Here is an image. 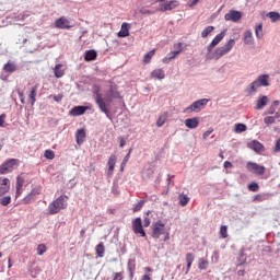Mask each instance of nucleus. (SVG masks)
<instances>
[{"label": "nucleus", "instance_id": "obj_1", "mask_svg": "<svg viewBox=\"0 0 280 280\" xmlns=\"http://www.w3.org/2000/svg\"><path fill=\"white\" fill-rule=\"evenodd\" d=\"M119 98V92L114 91L113 88L109 89L105 93V96L98 95L96 97V106L101 113L106 115L107 119H113V114L110 113V108L113 106V101Z\"/></svg>", "mask_w": 280, "mask_h": 280}, {"label": "nucleus", "instance_id": "obj_2", "mask_svg": "<svg viewBox=\"0 0 280 280\" xmlns=\"http://www.w3.org/2000/svg\"><path fill=\"white\" fill-rule=\"evenodd\" d=\"M67 207V196H60L58 199L52 201L49 207L48 211L50 215H54L56 213H59L61 209H65Z\"/></svg>", "mask_w": 280, "mask_h": 280}, {"label": "nucleus", "instance_id": "obj_3", "mask_svg": "<svg viewBox=\"0 0 280 280\" xmlns=\"http://www.w3.org/2000/svg\"><path fill=\"white\" fill-rule=\"evenodd\" d=\"M233 47H235V39H230L225 45L215 49L212 54V58H214V60H220V58H222V56H226Z\"/></svg>", "mask_w": 280, "mask_h": 280}, {"label": "nucleus", "instance_id": "obj_4", "mask_svg": "<svg viewBox=\"0 0 280 280\" xmlns=\"http://www.w3.org/2000/svg\"><path fill=\"white\" fill-rule=\"evenodd\" d=\"M209 104L208 98H201L196 102H194L190 106L186 107L184 109V113H200L205 106Z\"/></svg>", "mask_w": 280, "mask_h": 280}, {"label": "nucleus", "instance_id": "obj_5", "mask_svg": "<svg viewBox=\"0 0 280 280\" xmlns=\"http://www.w3.org/2000/svg\"><path fill=\"white\" fill-rule=\"evenodd\" d=\"M161 235H165V224L158 221L152 225V237L153 240H160Z\"/></svg>", "mask_w": 280, "mask_h": 280}, {"label": "nucleus", "instance_id": "obj_6", "mask_svg": "<svg viewBox=\"0 0 280 280\" xmlns=\"http://www.w3.org/2000/svg\"><path fill=\"white\" fill-rule=\"evenodd\" d=\"M247 170H248V172H252L253 174H258V176H264V174H266V167L261 166L255 162H248Z\"/></svg>", "mask_w": 280, "mask_h": 280}, {"label": "nucleus", "instance_id": "obj_7", "mask_svg": "<svg viewBox=\"0 0 280 280\" xmlns=\"http://www.w3.org/2000/svg\"><path fill=\"white\" fill-rule=\"evenodd\" d=\"M132 229L137 235H141V237H145V230H143V223L141 221V218L138 217L132 221Z\"/></svg>", "mask_w": 280, "mask_h": 280}, {"label": "nucleus", "instance_id": "obj_8", "mask_svg": "<svg viewBox=\"0 0 280 280\" xmlns=\"http://www.w3.org/2000/svg\"><path fill=\"white\" fill-rule=\"evenodd\" d=\"M178 5H180V3L178 2V0H171V1H166L165 3L162 4L159 9L158 12H170L172 10H175V8H178Z\"/></svg>", "mask_w": 280, "mask_h": 280}, {"label": "nucleus", "instance_id": "obj_9", "mask_svg": "<svg viewBox=\"0 0 280 280\" xmlns=\"http://www.w3.org/2000/svg\"><path fill=\"white\" fill-rule=\"evenodd\" d=\"M226 35V32L223 31L220 34H218L212 42L210 43V45H208V54H211V51H213V49H215V47H218V45H220V43H222V40L224 39V36Z\"/></svg>", "mask_w": 280, "mask_h": 280}, {"label": "nucleus", "instance_id": "obj_10", "mask_svg": "<svg viewBox=\"0 0 280 280\" xmlns=\"http://www.w3.org/2000/svg\"><path fill=\"white\" fill-rule=\"evenodd\" d=\"M225 21H231L232 23H238L242 20V12L237 10H230L224 15Z\"/></svg>", "mask_w": 280, "mask_h": 280}, {"label": "nucleus", "instance_id": "obj_11", "mask_svg": "<svg viewBox=\"0 0 280 280\" xmlns=\"http://www.w3.org/2000/svg\"><path fill=\"white\" fill-rule=\"evenodd\" d=\"M176 47H177V50L168 52V55L163 59V62L165 65L170 63V61L174 60V58L176 56H178V54H180V51H183V44L182 43H178L176 45Z\"/></svg>", "mask_w": 280, "mask_h": 280}, {"label": "nucleus", "instance_id": "obj_12", "mask_svg": "<svg viewBox=\"0 0 280 280\" xmlns=\"http://www.w3.org/2000/svg\"><path fill=\"white\" fill-rule=\"evenodd\" d=\"M270 98L266 95H260L256 101L255 110H262L265 106H268Z\"/></svg>", "mask_w": 280, "mask_h": 280}, {"label": "nucleus", "instance_id": "obj_13", "mask_svg": "<svg viewBox=\"0 0 280 280\" xmlns=\"http://www.w3.org/2000/svg\"><path fill=\"white\" fill-rule=\"evenodd\" d=\"M86 110H89V107L79 105L70 109L69 115H71L72 117H80V115H84Z\"/></svg>", "mask_w": 280, "mask_h": 280}, {"label": "nucleus", "instance_id": "obj_14", "mask_svg": "<svg viewBox=\"0 0 280 280\" xmlns=\"http://www.w3.org/2000/svg\"><path fill=\"white\" fill-rule=\"evenodd\" d=\"M10 191V179L0 178V196H5Z\"/></svg>", "mask_w": 280, "mask_h": 280}, {"label": "nucleus", "instance_id": "obj_15", "mask_svg": "<svg viewBox=\"0 0 280 280\" xmlns=\"http://www.w3.org/2000/svg\"><path fill=\"white\" fill-rule=\"evenodd\" d=\"M14 165H16V160H9L7 163L0 166V174H8V172L12 171Z\"/></svg>", "mask_w": 280, "mask_h": 280}, {"label": "nucleus", "instance_id": "obj_16", "mask_svg": "<svg viewBox=\"0 0 280 280\" xmlns=\"http://www.w3.org/2000/svg\"><path fill=\"white\" fill-rule=\"evenodd\" d=\"M3 71L5 73H14L15 71H19V66H16V62L9 60L4 66H3Z\"/></svg>", "mask_w": 280, "mask_h": 280}, {"label": "nucleus", "instance_id": "obj_17", "mask_svg": "<svg viewBox=\"0 0 280 280\" xmlns=\"http://www.w3.org/2000/svg\"><path fill=\"white\" fill-rule=\"evenodd\" d=\"M200 124V119L198 117L187 118L185 120L186 128H189L190 130H194V128H198Z\"/></svg>", "mask_w": 280, "mask_h": 280}, {"label": "nucleus", "instance_id": "obj_18", "mask_svg": "<svg viewBox=\"0 0 280 280\" xmlns=\"http://www.w3.org/2000/svg\"><path fill=\"white\" fill-rule=\"evenodd\" d=\"M117 163V155H110L108 160V171L107 176H113V172H115V164Z\"/></svg>", "mask_w": 280, "mask_h": 280}, {"label": "nucleus", "instance_id": "obj_19", "mask_svg": "<svg viewBox=\"0 0 280 280\" xmlns=\"http://www.w3.org/2000/svg\"><path fill=\"white\" fill-rule=\"evenodd\" d=\"M75 139L78 145H82L84 143V139H86V131L84 129H78L75 132Z\"/></svg>", "mask_w": 280, "mask_h": 280}, {"label": "nucleus", "instance_id": "obj_20", "mask_svg": "<svg viewBox=\"0 0 280 280\" xmlns=\"http://www.w3.org/2000/svg\"><path fill=\"white\" fill-rule=\"evenodd\" d=\"M56 27H58L59 30H69V27H71L69 25V20L65 19V18H60L55 22Z\"/></svg>", "mask_w": 280, "mask_h": 280}, {"label": "nucleus", "instance_id": "obj_21", "mask_svg": "<svg viewBox=\"0 0 280 280\" xmlns=\"http://www.w3.org/2000/svg\"><path fill=\"white\" fill-rule=\"evenodd\" d=\"M268 78H270V75H268V74H260L255 80L257 82L258 88L259 86H270V83L268 82Z\"/></svg>", "mask_w": 280, "mask_h": 280}, {"label": "nucleus", "instance_id": "obj_22", "mask_svg": "<svg viewBox=\"0 0 280 280\" xmlns=\"http://www.w3.org/2000/svg\"><path fill=\"white\" fill-rule=\"evenodd\" d=\"M85 62H93V60H97V51L95 50H86L84 52Z\"/></svg>", "mask_w": 280, "mask_h": 280}, {"label": "nucleus", "instance_id": "obj_23", "mask_svg": "<svg viewBox=\"0 0 280 280\" xmlns=\"http://www.w3.org/2000/svg\"><path fill=\"white\" fill-rule=\"evenodd\" d=\"M130 24L128 23H122L121 24V30L118 33L119 38H126L127 36H130Z\"/></svg>", "mask_w": 280, "mask_h": 280}, {"label": "nucleus", "instance_id": "obj_24", "mask_svg": "<svg viewBox=\"0 0 280 280\" xmlns=\"http://www.w3.org/2000/svg\"><path fill=\"white\" fill-rule=\"evenodd\" d=\"M248 148H250V150H254V152H264V144H261V142L257 140L249 142Z\"/></svg>", "mask_w": 280, "mask_h": 280}, {"label": "nucleus", "instance_id": "obj_25", "mask_svg": "<svg viewBox=\"0 0 280 280\" xmlns=\"http://www.w3.org/2000/svg\"><path fill=\"white\" fill-rule=\"evenodd\" d=\"M243 40H244L245 45H255V38H253V32L246 31L244 33Z\"/></svg>", "mask_w": 280, "mask_h": 280}, {"label": "nucleus", "instance_id": "obj_26", "mask_svg": "<svg viewBox=\"0 0 280 280\" xmlns=\"http://www.w3.org/2000/svg\"><path fill=\"white\" fill-rule=\"evenodd\" d=\"M257 89H259V85L254 81L245 89V93L247 95H253V93H257Z\"/></svg>", "mask_w": 280, "mask_h": 280}, {"label": "nucleus", "instance_id": "obj_27", "mask_svg": "<svg viewBox=\"0 0 280 280\" xmlns=\"http://www.w3.org/2000/svg\"><path fill=\"white\" fill-rule=\"evenodd\" d=\"M151 78H156L158 80H165V72L163 69H156L151 72Z\"/></svg>", "mask_w": 280, "mask_h": 280}, {"label": "nucleus", "instance_id": "obj_28", "mask_svg": "<svg viewBox=\"0 0 280 280\" xmlns=\"http://www.w3.org/2000/svg\"><path fill=\"white\" fill-rule=\"evenodd\" d=\"M38 91V86L35 85L32 88L30 94H28V98L31 100V105L34 106V104H36V92Z\"/></svg>", "mask_w": 280, "mask_h": 280}, {"label": "nucleus", "instance_id": "obj_29", "mask_svg": "<svg viewBox=\"0 0 280 280\" xmlns=\"http://www.w3.org/2000/svg\"><path fill=\"white\" fill-rule=\"evenodd\" d=\"M54 73L56 78H62L65 75V71H62V65L58 63L55 66Z\"/></svg>", "mask_w": 280, "mask_h": 280}, {"label": "nucleus", "instance_id": "obj_30", "mask_svg": "<svg viewBox=\"0 0 280 280\" xmlns=\"http://www.w3.org/2000/svg\"><path fill=\"white\" fill-rule=\"evenodd\" d=\"M268 19H271L272 23H277V21H280V14L279 12L271 11L267 13Z\"/></svg>", "mask_w": 280, "mask_h": 280}, {"label": "nucleus", "instance_id": "obj_31", "mask_svg": "<svg viewBox=\"0 0 280 280\" xmlns=\"http://www.w3.org/2000/svg\"><path fill=\"white\" fill-rule=\"evenodd\" d=\"M178 200H179L180 207H187V205L189 203V198L187 195H183V194L179 195Z\"/></svg>", "mask_w": 280, "mask_h": 280}, {"label": "nucleus", "instance_id": "obj_32", "mask_svg": "<svg viewBox=\"0 0 280 280\" xmlns=\"http://www.w3.org/2000/svg\"><path fill=\"white\" fill-rule=\"evenodd\" d=\"M234 132H236V133H242V132H246V130H247V127H246V125H244V124H242V122H238V124H236L235 126H234Z\"/></svg>", "mask_w": 280, "mask_h": 280}, {"label": "nucleus", "instance_id": "obj_33", "mask_svg": "<svg viewBox=\"0 0 280 280\" xmlns=\"http://www.w3.org/2000/svg\"><path fill=\"white\" fill-rule=\"evenodd\" d=\"M255 34L257 38L264 37V24L260 23L255 27Z\"/></svg>", "mask_w": 280, "mask_h": 280}, {"label": "nucleus", "instance_id": "obj_34", "mask_svg": "<svg viewBox=\"0 0 280 280\" xmlns=\"http://www.w3.org/2000/svg\"><path fill=\"white\" fill-rule=\"evenodd\" d=\"M269 198V194H259L254 196V200H256L257 202H264V200H268Z\"/></svg>", "mask_w": 280, "mask_h": 280}, {"label": "nucleus", "instance_id": "obj_35", "mask_svg": "<svg viewBox=\"0 0 280 280\" xmlns=\"http://www.w3.org/2000/svg\"><path fill=\"white\" fill-rule=\"evenodd\" d=\"M198 268H199V270H207V268H209V261L205 260V258H200Z\"/></svg>", "mask_w": 280, "mask_h": 280}, {"label": "nucleus", "instance_id": "obj_36", "mask_svg": "<svg viewBox=\"0 0 280 280\" xmlns=\"http://www.w3.org/2000/svg\"><path fill=\"white\" fill-rule=\"evenodd\" d=\"M276 119H279L280 121V117H277V114L275 116L265 117L264 122L267 124V126H269L270 124H275Z\"/></svg>", "mask_w": 280, "mask_h": 280}, {"label": "nucleus", "instance_id": "obj_37", "mask_svg": "<svg viewBox=\"0 0 280 280\" xmlns=\"http://www.w3.org/2000/svg\"><path fill=\"white\" fill-rule=\"evenodd\" d=\"M135 268H136L135 259L130 258L128 260V270L130 272L131 278L133 277Z\"/></svg>", "mask_w": 280, "mask_h": 280}, {"label": "nucleus", "instance_id": "obj_38", "mask_svg": "<svg viewBox=\"0 0 280 280\" xmlns=\"http://www.w3.org/2000/svg\"><path fill=\"white\" fill-rule=\"evenodd\" d=\"M215 30L213 26H207L202 32H201V38H207L209 34H211Z\"/></svg>", "mask_w": 280, "mask_h": 280}, {"label": "nucleus", "instance_id": "obj_39", "mask_svg": "<svg viewBox=\"0 0 280 280\" xmlns=\"http://www.w3.org/2000/svg\"><path fill=\"white\" fill-rule=\"evenodd\" d=\"M95 250L98 257H104V252H105L104 243H100L98 245H96Z\"/></svg>", "mask_w": 280, "mask_h": 280}, {"label": "nucleus", "instance_id": "obj_40", "mask_svg": "<svg viewBox=\"0 0 280 280\" xmlns=\"http://www.w3.org/2000/svg\"><path fill=\"white\" fill-rule=\"evenodd\" d=\"M166 120H167V114H163L162 116H160L156 121L158 128H161L165 124Z\"/></svg>", "mask_w": 280, "mask_h": 280}, {"label": "nucleus", "instance_id": "obj_41", "mask_svg": "<svg viewBox=\"0 0 280 280\" xmlns=\"http://www.w3.org/2000/svg\"><path fill=\"white\" fill-rule=\"evenodd\" d=\"M10 202H12V197H10V196L0 198V205H2V207H8V205H10Z\"/></svg>", "mask_w": 280, "mask_h": 280}, {"label": "nucleus", "instance_id": "obj_42", "mask_svg": "<svg viewBox=\"0 0 280 280\" xmlns=\"http://www.w3.org/2000/svg\"><path fill=\"white\" fill-rule=\"evenodd\" d=\"M23 183H25V179L21 176H18V178H16V191H18V194L21 189H23Z\"/></svg>", "mask_w": 280, "mask_h": 280}, {"label": "nucleus", "instance_id": "obj_43", "mask_svg": "<svg viewBox=\"0 0 280 280\" xmlns=\"http://www.w3.org/2000/svg\"><path fill=\"white\" fill-rule=\"evenodd\" d=\"M44 156L45 159H48V161H54V159H56V153L51 150H46Z\"/></svg>", "mask_w": 280, "mask_h": 280}, {"label": "nucleus", "instance_id": "obj_44", "mask_svg": "<svg viewBox=\"0 0 280 280\" xmlns=\"http://www.w3.org/2000/svg\"><path fill=\"white\" fill-rule=\"evenodd\" d=\"M34 196H38V190L33 189V190L31 191V194H28V195L25 197V201H26V202H30L31 200H34Z\"/></svg>", "mask_w": 280, "mask_h": 280}, {"label": "nucleus", "instance_id": "obj_45", "mask_svg": "<svg viewBox=\"0 0 280 280\" xmlns=\"http://www.w3.org/2000/svg\"><path fill=\"white\" fill-rule=\"evenodd\" d=\"M143 205H145V200L138 201V203L133 206V212L137 213V211H141Z\"/></svg>", "mask_w": 280, "mask_h": 280}, {"label": "nucleus", "instance_id": "obj_46", "mask_svg": "<svg viewBox=\"0 0 280 280\" xmlns=\"http://www.w3.org/2000/svg\"><path fill=\"white\" fill-rule=\"evenodd\" d=\"M92 93H94V102H95V104H97V97H98V95H102V93H100V86L94 85Z\"/></svg>", "mask_w": 280, "mask_h": 280}, {"label": "nucleus", "instance_id": "obj_47", "mask_svg": "<svg viewBox=\"0 0 280 280\" xmlns=\"http://www.w3.org/2000/svg\"><path fill=\"white\" fill-rule=\"evenodd\" d=\"M45 253H47V247L45 244H39L37 246V255H45Z\"/></svg>", "mask_w": 280, "mask_h": 280}, {"label": "nucleus", "instance_id": "obj_48", "mask_svg": "<svg viewBox=\"0 0 280 280\" xmlns=\"http://www.w3.org/2000/svg\"><path fill=\"white\" fill-rule=\"evenodd\" d=\"M130 152H132V149L129 150L128 154L124 158L121 164H120V170L124 171V166L126 165V163H128V161L130 160Z\"/></svg>", "mask_w": 280, "mask_h": 280}, {"label": "nucleus", "instance_id": "obj_49", "mask_svg": "<svg viewBox=\"0 0 280 280\" xmlns=\"http://www.w3.org/2000/svg\"><path fill=\"white\" fill-rule=\"evenodd\" d=\"M248 190L249 191H259V184L253 182L248 185Z\"/></svg>", "mask_w": 280, "mask_h": 280}, {"label": "nucleus", "instance_id": "obj_50", "mask_svg": "<svg viewBox=\"0 0 280 280\" xmlns=\"http://www.w3.org/2000/svg\"><path fill=\"white\" fill-rule=\"evenodd\" d=\"M226 231H228L226 225H222L221 229H220V234L223 237V240H226V237H229V234H228Z\"/></svg>", "mask_w": 280, "mask_h": 280}, {"label": "nucleus", "instance_id": "obj_51", "mask_svg": "<svg viewBox=\"0 0 280 280\" xmlns=\"http://www.w3.org/2000/svg\"><path fill=\"white\" fill-rule=\"evenodd\" d=\"M238 261H240L238 266H244V264H246V257H244V252L240 253Z\"/></svg>", "mask_w": 280, "mask_h": 280}, {"label": "nucleus", "instance_id": "obj_52", "mask_svg": "<svg viewBox=\"0 0 280 280\" xmlns=\"http://www.w3.org/2000/svg\"><path fill=\"white\" fill-rule=\"evenodd\" d=\"M195 256L191 253L186 254V264H194Z\"/></svg>", "mask_w": 280, "mask_h": 280}, {"label": "nucleus", "instance_id": "obj_53", "mask_svg": "<svg viewBox=\"0 0 280 280\" xmlns=\"http://www.w3.org/2000/svg\"><path fill=\"white\" fill-rule=\"evenodd\" d=\"M152 56H154V50L149 51L145 56H144V62H150V60H152Z\"/></svg>", "mask_w": 280, "mask_h": 280}, {"label": "nucleus", "instance_id": "obj_54", "mask_svg": "<svg viewBox=\"0 0 280 280\" xmlns=\"http://www.w3.org/2000/svg\"><path fill=\"white\" fill-rule=\"evenodd\" d=\"M277 113V107H273L272 105L266 110L265 115H275Z\"/></svg>", "mask_w": 280, "mask_h": 280}, {"label": "nucleus", "instance_id": "obj_55", "mask_svg": "<svg viewBox=\"0 0 280 280\" xmlns=\"http://www.w3.org/2000/svg\"><path fill=\"white\" fill-rule=\"evenodd\" d=\"M121 279H124L121 272H114L113 273V280H121Z\"/></svg>", "mask_w": 280, "mask_h": 280}, {"label": "nucleus", "instance_id": "obj_56", "mask_svg": "<svg viewBox=\"0 0 280 280\" xmlns=\"http://www.w3.org/2000/svg\"><path fill=\"white\" fill-rule=\"evenodd\" d=\"M5 124V114L0 115V128H4Z\"/></svg>", "mask_w": 280, "mask_h": 280}, {"label": "nucleus", "instance_id": "obj_57", "mask_svg": "<svg viewBox=\"0 0 280 280\" xmlns=\"http://www.w3.org/2000/svg\"><path fill=\"white\" fill-rule=\"evenodd\" d=\"M273 152H280V138L276 141V145L273 148Z\"/></svg>", "mask_w": 280, "mask_h": 280}, {"label": "nucleus", "instance_id": "obj_58", "mask_svg": "<svg viewBox=\"0 0 280 280\" xmlns=\"http://www.w3.org/2000/svg\"><path fill=\"white\" fill-rule=\"evenodd\" d=\"M140 14H154V12L148 10V9H141Z\"/></svg>", "mask_w": 280, "mask_h": 280}, {"label": "nucleus", "instance_id": "obj_59", "mask_svg": "<svg viewBox=\"0 0 280 280\" xmlns=\"http://www.w3.org/2000/svg\"><path fill=\"white\" fill-rule=\"evenodd\" d=\"M223 167L225 170H229V168L233 167V164L231 162H229V161H225L224 164H223Z\"/></svg>", "mask_w": 280, "mask_h": 280}, {"label": "nucleus", "instance_id": "obj_60", "mask_svg": "<svg viewBox=\"0 0 280 280\" xmlns=\"http://www.w3.org/2000/svg\"><path fill=\"white\" fill-rule=\"evenodd\" d=\"M56 102H62V94H57L52 96Z\"/></svg>", "mask_w": 280, "mask_h": 280}, {"label": "nucleus", "instance_id": "obj_61", "mask_svg": "<svg viewBox=\"0 0 280 280\" xmlns=\"http://www.w3.org/2000/svg\"><path fill=\"white\" fill-rule=\"evenodd\" d=\"M143 226L144 228L150 226V219L149 218H144Z\"/></svg>", "mask_w": 280, "mask_h": 280}, {"label": "nucleus", "instance_id": "obj_62", "mask_svg": "<svg viewBox=\"0 0 280 280\" xmlns=\"http://www.w3.org/2000/svg\"><path fill=\"white\" fill-rule=\"evenodd\" d=\"M212 132H213L212 130H208V131H206V132L203 133V139L209 138V137L211 136V133H212Z\"/></svg>", "mask_w": 280, "mask_h": 280}, {"label": "nucleus", "instance_id": "obj_63", "mask_svg": "<svg viewBox=\"0 0 280 280\" xmlns=\"http://www.w3.org/2000/svg\"><path fill=\"white\" fill-rule=\"evenodd\" d=\"M280 102L279 101H273L271 106H273V108H277V106H279Z\"/></svg>", "mask_w": 280, "mask_h": 280}, {"label": "nucleus", "instance_id": "obj_64", "mask_svg": "<svg viewBox=\"0 0 280 280\" xmlns=\"http://www.w3.org/2000/svg\"><path fill=\"white\" fill-rule=\"evenodd\" d=\"M120 148H124V145H126V141H125V139L124 138H120Z\"/></svg>", "mask_w": 280, "mask_h": 280}]
</instances>
